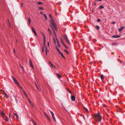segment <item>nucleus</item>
<instances>
[{
	"mask_svg": "<svg viewBox=\"0 0 125 125\" xmlns=\"http://www.w3.org/2000/svg\"><path fill=\"white\" fill-rule=\"evenodd\" d=\"M23 93L24 94H26V92L24 90L22 89V91Z\"/></svg>",
	"mask_w": 125,
	"mask_h": 125,
	"instance_id": "obj_34",
	"label": "nucleus"
},
{
	"mask_svg": "<svg viewBox=\"0 0 125 125\" xmlns=\"http://www.w3.org/2000/svg\"><path fill=\"white\" fill-rule=\"evenodd\" d=\"M56 75L59 78H61L62 77L61 75L58 73H57Z\"/></svg>",
	"mask_w": 125,
	"mask_h": 125,
	"instance_id": "obj_14",
	"label": "nucleus"
},
{
	"mask_svg": "<svg viewBox=\"0 0 125 125\" xmlns=\"http://www.w3.org/2000/svg\"><path fill=\"white\" fill-rule=\"evenodd\" d=\"M38 4H42L43 3L41 2H38Z\"/></svg>",
	"mask_w": 125,
	"mask_h": 125,
	"instance_id": "obj_41",
	"label": "nucleus"
},
{
	"mask_svg": "<svg viewBox=\"0 0 125 125\" xmlns=\"http://www.w3.org/2000/svg\"><path fill=\"white\" fill-rule=\"evenodd\" d=\"M104 76L103 74H102L101 76V79L103 80L104 79Z\"/></svg>",
	"mask_w": 125,
	"mask_h": 125,
	"instance_id": "obj_19",
	"label": "nucleus"
},
{
	"mask_svg": "<svg viewBox=\"0 0 125 125\" xmlns=\"http://www.w3.org/2000/svg\"><path fill=\"white\" fill-rule=\"evenodd\" d=\"M95 28L97 30H98L100 28V27L99 26H98V25L95 26Z\"/></svg>",
	"mask_w": 125,
	"mask_h": 125,
	"instance_id": "obj_16",
	"label": "nucleus"
},
{
	"mask_svg": "<svg viewBox=\"0 0 125 125\" xmlns=\"http://www.w3.org/2000/svg\"><path fill=\"white\" fill-rule=\"evenodd\" d=\"M44 50V49L43 48H42V51H43Z\"/></svg>",
	"mask_w": 125,
	"mask_h": 125,
	"instance_id": "obj_58",
	"label": "nucleus"
},
{
	"mask_svg": "<svg viewBox=\"0 0 125 125\" xmlns=\"http://www.w3.org/2000/svg\"><path fill=\"white\" fill-rule=\"evenodd\" d=\"M44 115L45 117L47 119H48L50 121V119L49 116L45 112L44 113Z\"/></svg>",
	"mask_w": 125,
	"mask_h": 125,
	"instance_id": "obj_7",
	"label": "nucleus"
},
{
	"mask_svg": "<svg viewBox=\"0 0 125 125\" xmlns=\"http://www.w3.org/2000/svg\"><path fill=\"white\" fill-rule=\"evenodd\" d=\"M28 25H30V23L31 22V20L30 18L29 17L28 18Z\"/></svg>",
	"mask_w": 125,
	"mask_h": 125,
	"instance_id": "obj_15",
	"label": "nucleus"
},
{
	"mask_svg": "<svg viewBox=\"0 0 125 125\" xmlns=\"http://www.w3.org/2000/svg\"><path fill=\"white\" fill-rule=\"evenodd\" d=\"M49 16L51 20V22L52 25H51V26L53 31L54 35L56 37V33L54 30V29H55L56 30V31L57 30V28L56 25V24L55 22L54 21L51 15L50 14Z\"/></svg>",
	"mask_w": 125,
	"mask_h": 125,
	"instance_id": "obj_1",
	"label": "nucleus"
},
{
	"mask_svg": "<svg viewBox=\"0 0 125 125\" xmlns=\"http://www.w3.org/2000/svg\"><path fill=\"white\" fill-rule=\"evenodd\" d=\"M21 5H22V7L23 5V4L22 3H21Z\"/></svg>",
	"mask_w": 125,
	"mask_h": 125,
	"instance_id": "obj_61",
	"label": "nucleus"
},
{
	"mask_svg": "<svg viewBox=\"0 0 125 125\" xmlns=\"http://www.w3.org/2000/svg\"><path fill=\"white\" fill-rule=\"evenodd\" d=\"M99 0V1H101L102 0Z\"/></svg>",
	"mask_w": 125,
	"mask_h": 125,
	"instance_id": "obj_60",
	"label": "nucleus"
},
{
	"mask_svg": "<svg viewBox=\"0 0 125 125\" xmlns=\"http://www.w3.org/2000/svg\"><path fill=\"white\" fill-rule=\"evenodd\" d=\"M0 114L2 115V117L3 118L6 116V115L5 113L2 111H0Z\"/></svg>",
	"mask_w": 125,
	"mask_h": 125,
	"instance_id": "obj_5",
	"label": "nucleus"
},
{
	"mask_svg": "<svg viewBox=\"0 0 125 125\" xmlns=\"http://www.w3.org/2000/svg\"><path fill=\"white\" fill-rule=\"evenodd\" d=\"M71 98L72 100L73 101H75V97L73 95H71Z\"/></svg>",
	"mask_w": 125,
	"mask_h": 125,
	"instance_id": "obj_9",
	"label": "nucleus"
},
{
	"mask_svg": "<svg viewBox=\"0 0 125 125\" xmlns=\"http://www.w3.org/2000/svg\"><path fill=\"white\" fill-rule=\"evenodd\" d=\"M64 109H65V111L67 112V111L66 110V109L64 108Z\"/></svg>",
	"mask_w": 125,
	"mask_h": 125,
	"instance_id": "obj_62",
	"label": "nucleus"
},
{
	"mask_svg": "<svg viewBox=\"0 0 125 125\" xmlns=\"http://www.w3.org/2000/svg\"><path fill=\"white\" fill-rule=\"evenodd\" d=\"M5 121L6 122H8L9 121L8 118L7 116H6V119Z\"/></svg>",
	"mask_w": 125,
	"mask_h": 125,
	"instance_id": "obj_28",
	"label": "nucleus"
},
{
	"mask_svg": "<svg viewBox=\"0 0 125 125\" xmlns=\"http://www.w3.org/2000/svg\"><path fill=\"white\" fill-rule=\"evenodd\" d=\"M96 3H94V5H96Z\"/></svg>",
	"mask_w": 125,
	"mask_h": 125,
	"instance_id": "obj_57",
	"label": "nucleus"
},
{
	"mask_svg": "<svg viewBox=\"0 0 125 125\" xmlns=\"http://www.w3.org/2000/svg\"><path fill=\"white\" fill-rule=\"evenodd\" d=\"M61 42L62 43V45H64V42H63V40H62V39L61 38Z\"/></svg>",
	"mask_w": 125,
	"mask_h": 125,
	"instance_id": "obj_33",
	"label": "nucleus"
},
{
	"mask_svg": "<svg viewBox=\"0 0 125 125\" xmlns=\"http://www.w3.org/2000/svg\"><path fill=\"white\" fill-rule=\"evenodd\" d=\"M45 50L46 52V55H47V52H49V50L47 49V46H46L45 47Z\"/></svg>",
	"mask_w": 125,
	"mask_h": 125,
	"instance_id": "obj_12",
	"label": "nucleus"
},
{
	"mask_svg": "<svg viewBox=\"0 0 125 125\" xmlns=\"http://www.w3.org/2000/svg\"><path fill=\"white\" fill-rule=\"evenodd\" d=\"M42 35H43V39H44V41H45V36L44 35V34L43 33H42Z\"/></svg>",
	"mask_w": 125,
	"mask_h": 125,
	"instance_id": "obj_31",
	"label": "nucleus"
},
{
	"mask_svg": "<svg viewBox=\"0 0 125 125\" xmlns=\"http://www.w3.org/2000/svg\"><path fill=\"white\" fill-rule=\"evenodd\" d=\"M43 14L44 17L46 19V20H47V16L45 14Z\"/></svg>",
	"mask_w": 125,
	"mask_h": 125,
	"instance_id": "obj_25",
	"label": "nucleus"
},
{
	"mask_svg": "<svg viewBox=\"0 0 125 125\" xmlns=\"http://www.w3.org/2000/svg\"><path fill=\"white\" fill-rule=\"evenodd\" d=\"M15 49H14V52L15 53Z\"/></svg>",
	"mask_w": 125,
	"mask_h": 125,
	"instance_id": "obj_59",
	"label": "nucleus"
},
{
	"mask_svg": "<svg viewBox=\"0 0 125 125\" xmlns=\"http://www.w3.org/2000/svg\"><path fill=\"white\" fill-rule=\"evenodd\" d=\"M50 113H51L52 116H53L54 115V113H53V112H52V111H51L50 110Z\"/></svg>",
	"mask_w": 125,
	"mask_h": 125,
	"instance_id": "obj_29",
	"label": "nucleus"
},
{
	"mask_svg": "<svg viewBox=\"0 0 125 125\" xmlns=\"http://www.w3.org/2000/svg\"><path fill=\"white\" fill-rule=\"evenodd\" d=\"M120 37V36L119 35H114L112 36V37L114 38H119Z\"/></svg>",
	"mask_w": 125,
	"mask_h": 125,
	"instance_id": "obj_10",
	"label": "nucleus"
},
{
	"mask_svg": "<svg viewBox=\"0 0 125 125\" xmlns=\"http://www.w3.org/2000/svg\"><path fill=\"white\" fill-rule=\"evenodd\" d=\"M15 100L16 101V103H17L18 101V100H17V99L16 98H15Z\"/></svg>",
	"mask_w": 125,
	"mask_h": 125,
	"instance_id": "obj_39",
	"label": "nucleus"
},
{
	"mask_svg": "<svg viewBox=\"0 0 125 125\" xmlns=\"http://www.w3.org/2000/svg\"><path fill=\"white\" fill-rule=\"evenodd\" d=\"M47 43H48V46H49V42H48Z\"/></svg>",
	"mask_w": 125,
	"mask_h": 125,
	"instance_id": "obj_55",
	"label": "nucleus"
},
{
	"mask_svg": "<svg viewBox=\"0 0 125 125\" xmlns=\"http://www.w3.org/2000/svg\"><path fill=\"white\" fill-rule=\"evenodd\" d=\"M48 31H49L50 33V34H51L52 33V32H51V31L50 30V29L49 28H48Z\"/></svg>",
	"mask_w": 125,
	"mask_h": 125,
	"instance_id": "obj_36",
	"label": "nucleus"
},
{
	"mask_svg": "<svg viewBox=\"0 0 125 125\" xmlns=\"http://www.w3.org/2000/svg\"><path fill=\"white\" fill-rule=\"evenodd\" d=\"M115 21H113L112 22V23L113 24H115Z\"/></svg>",
	"mask_w": 125,
	"mask_h": 125,
	"instance_id": "obj_50",
	"label": "nucleus"
},
{
	"mask_svg": "<svg viewBox=\"0 0 125 125\" xmlns=\"http://www.w3.org/2000/svg\"><path fill=\"white\" fill-rule=\"evenodd\" d=\"M63 37L68 44L69 45H71V44L69 40L66 35L65 34L63 35Z\"/></svg>",
	"mask_w": 125,
	"mask_h": 125,
	"instance_id": "obj_3",
	"label": "nucleus"
},
{
	"mask_svg": "<svg viewBox=\"0 0 125 125\" xmlns=\"http://www.w3.org/2000/svg\"><path fill=\"white\" fill-rule=\"evenodd\" d=\"M52 117H53V120H54V121H56V119H55V117H54V116H52Z\"/></svg>",
	"mask_w": 125,
	"mask_h": 125,
	"instance_id": "obj_37",
	"label": "nucleus"
},
{
	"mask_svg": "<svg viewBox=\"0 0 125 125\" xmlns=\"http://www.w3.org/2000/svg\"><path fill=\"white\" fill-rule=\"evenodd\" d=\"M83 108H84V109L87 112H88V113L89 112V111H88V110L87 109L86 107H84Z\"/></svg>",
	"mask_w": 125,
	"mask_h": 125,
	"instance_id": "obj_30",
	"label": "nucleus"
},
{
	"mask_svg": "<svg viewBox=\"0 0 125 125\" xmlns=\"http://www.w3.org/2000/svg\"><path fill=\"white\" fill-rule=\"evenodd\" d=\"M112 44L113 45H116L117 44L116 43H112Z\"/></svg>",
	"mask_w": 125,
	"mask_h": 125,
	"instance_id": "obj_45",
	"label": "nucleus"
},
{
	"mask_svg": "<svg viewBox=\"0 0 125 125\" xmlns=\"http://www.w3.org/2000/svg\"><path fill=\"white\" fill-rule=\"evenodd\" d=\"M35 85L37 89L38 90H39V88L38 86L37 85L36 83L35 82Z\"/></svg>",
	"mask_w": 125,
	"mask_h": 125,
	"instance_id": "obj_26",
	"label": "nucleus"
},
{
	"mask_svg": "<svg viewBox=\"0 0 125 125\" xmlns=\"http://www.w3.org/2000/svg\"><path fill=\"white\" fill-rule=\"evenodd\" d=\"M56 48L58 52L59 53H60V50L58 48V47H57V46H56Z\"/></svg>",
	"mask_w": 125,
	"mask_h": 125,
	"instance_id": "obj_18",
	"label": "nucleus"
},
{
	"mask_svg": "<svg viewBox=\"0 0 125 125\" xmlns=\"http://www.w3.org/2000/svg\"><path fill=\"white\" fill-rule=\"evenodd\" d=\"M56 40L57 41V45H58V46L59 47H61V46H60V44L59 43V41H58V40L56 38Z\"/></svg>",
	"mask_w": 125,
	"mask_h": 125,
	"instance_id": "obj_8",
	"label": "nucleus"
},
{
	"mask_svg": "<svg viewBox=\"0 0 125 125\" xmlns=\"http://www.w3.org/2000/svg\"><path fill=\"white\" fill-rule=\"evenodd\" d=\"M14 114L16 116L17 119H18L19 117V116L18 114L16 113H14Z\"/></svg>",
	"mask_w": 125,
	"mask_h": 125,
	"instance_id": "obj_23",
	"label": "nucleus"
},
{
	"mask_svg": "<svg viewBox=\"0 0 125 125\" xmlns=\"http://www.w3.org/2000/svg\"><path fill=\"white\" fill-rule=\"evenodd\" d=\"M25 96L28 99V96H27V95L26 94H25Z\"/></svg>",
	"mask_w": 125,
	"mask_h": 125,
	"instance_id": "obj_49",
	"label": "nucleus"
},
{
	"mask_svg": "<svg viewBox=\"0 0 125 125\" xmlns=\"http://www.w3.org/2000/svg\"><path fill=\"white\" fill-rule=\"evenodd\" d=\"M63 45L66 49H68V47L66 46L65 45V44H64V45Z\"/></svg>",
	"mask_w": 125,
	"mask_h": 125,
	"instance_id": "obj_35",
	"label": "nucleus"
},
{
	"mask_svg": "<svg viewBox=\"0 0 125 125\" xmlns=\"http://www.w3.org/2000/svg\"><path fill=\"white\" fill-rule=\"evenodd\" d=\"M101 21V20L100 19H98L97 20V21L98 22H99Z\"/></svg>",
	"mask_w": 125,
	"mask_h": 125,
	"instance_id": "obj_40",
	"label": "nucleus"
},
{
	"mask_svg": "<svg viewBox=\"0 0 125 125\" xmlns=\"http://www.w3.org/2000/svg\"><path fill=\"white\" fill-rule=\"evenodd\" d=\"M53 41H54V43L55 44L56 43V41L54 38H53Z\"/></svg>",
	"mask_w": 125,
	"mask_h": 125,
	"instance_id": "obj_43",
	"label": "nucleus"
},
{
	"mask_svg": "<svg viewBox=\"0 0 125 125\" xmlns=\"http://www.w3.org/2000/svg\"><path fill=\"white\" fill-rule=\"evenodd\" d=\"M64 51H65V52H66V53L67 54H69V51H67V50H64Z\"/></svg>",
	"mask_w": 125,
	"mask_h": 125,
	"instance_id": "obj_24",
	"label": "nucleus"
},
{
	"mask_svg": "<svg viewBox=\"0 0 125 125\" xmlns=\"http://www.w3.org/2000/svg\"><path fill=\"white\" fill-rule=\"evenodd\" d=\"M18 86L21 89V90H22V89H23V88L22 87H21L20 85H19H19H18Z\"/></svg>",
	"mask_w": 125,
	"mask_h": 125,
	"instance_id": "obj_44",
	"label": "nucleus"
},
{
	"mask_svg": "<svg viewBox=\"0 0 125 125\" xmlns=\"http://www.w3.org/2000/svg\"><path fill=\"white\" fill-rule=\"evenodd\" d=\"M3 93L4 94V95H5V97H8V96L7 95V94H6V93L4 92H3Z\"/></svg>",
	"mask_w": 125,
	"mask_h": 125,
	"instance_id": "obj_20",
	"label": "nucleus"
},
{
	"mask_svg": "<svg viewBox=\"0 0 125 125\" xmlns=\"http://www.w3.org/2000/svg\"><path fill=\"white\" fill-rule=\"evenodd\" d=\"M51 66V67H52L53 68V67H54L55 68V66L53 65V64H52V65Z\"/></svg>",
	"mask_w": 125,
	"mask_h": 125,
	"instance_id": "obj_46",
	"label": "nucleus"
},
{
	"mask_svg": "<svg viewBox=\"0 0 125 125\" xmlns=\"http://www.w3.org/2000/svg\"><path fill=\"white\" fill-rule=\"evenodd\" d=\"M8 25L10 27V21L8 19Z\"/></svg>",
	"mask_w": 125,
	"mask_h": 125,
	"instance_id": "obj_27",
	"label": "nucleus"
},
{
	"mask_svg": "<svg viewBox=\"0 0 125 125\" xmlns=\"http://www.w3.org/2000/svg\"><path fill=\"white\" fill-rule=\"evenodd\" d=\"M28 102H29L30 104H31L32 103V102H31V101L29 98H28Z\"/></svg>",
	"mask_w": 125,
	"mask_h": 125,
	"instance_id": "obj_22",
	"label": "nucleus"
},
{
	"mask_svg": "<svg viewBox=\"0 0 125 125\" xmlns=\"http://www.w3.org/2000/svg\"><path fill=\"white\" fill-rule=\"evenodd\" d=\"M33 122V124L34 125H37L35 123V122L34 121H32Z\"/></svg>",
	"mask_w": 125,
	"mask_h": 125,
	"instance_id": "obj_47",
	"label": "nucleus"
},
{
	"mask_svg": "<svg viewBox=\"0 0 125 125\" xmlns=\"http://www.w3.org/2000/svg\"><path fill=\"white\" fill-rule=\"evenodd\" d=\"M48 64L50 66H51L52 65V63L50 62L49 61L48 62Z\"/></svg>",
	"mask_w": 125,
	"mask_h": 125,
	"instance_id": "obj_32",
	"label": "nucleus"
},
{
	"mask_svg": "<svg viewBox=\"0 0 125 125\" xmlns=\"http://www.w3.org/2000/svg\"><path fill=\"white\" fill-rule=\"evenodd\" d=\"M68 91L70 93H71V91H70L68 89Z\"/></svg>",
	"mask_w": 125,
	"mask_h": 125,
	"instance_id": "obj_53",
	"label": "nucleus"
},
{
	"mask_svg": "<svg viewBox=\"0 0 125 125\" xmlns=\"http://www.w3.org/2000/svg\"><path fill=\"white\" fill-rule=\"evenodd\" d=\"M39 9L41 10H43L44 9L42 7H39Z\"/></svg>",
	"mask_w": 125,
	"mask_h": 125,
	"instance_id": "obj_38",
	"label": "nucleus"
},
{
	"mask_svg": "<svg viewBox=\"0 0 125 125\" xmlns=\"http://www.w3.org/2000/svg\"><path fill=\"white\" fill-rule=\"evenodd\" d=\"M9 117L10 118L11 116V113H10L9 114Z\"/></svg>",
	"mask_w": 125,
	"mask_h": 125,
	"instance_id": "obj_51",
	"label": "nucleus"
},
{
	"mask_svg": "<svg viewBox=\"0 0 125 125\" xmlns=\"http://www.w3.org/2000/svg\"><path fill=\"white\" fill-rule=\"evenodd\" d=\"M45 41H44L43 42V45L45 46Z\"/></svg>",
	"mask_w": 125,
	"mask_h": 125,
	"instance_id": "obj_52",
	"label": "nucleus"
},
{
	"mask_svg": "<svg viewBox=\"0 0 125 125\" xmlns=\"http://www.w3.org/2000/svg\"><path fill=\"white\" fill-rule=\"evenodd\" d=\"M95 117V120L96 121H101V116L100 115L99 112L98 114L94 115Z\"/></svg>",
	"mask_w": 125,
	"mask_h": 125,
	"instance_id": "obj_2",
	"label": "nucleus"
},
{
	"mask_svg": "<svg viewBox=\"0 0 125 125\" xmlns=\"http://www.w3.org/2000/svg\"><path fill=\"white\" fill-rule=\"evenodd\" d=\"M31 105V106L32 107H33L34 106L32 104V103H31V104H30Z\"/></svg>",
	"mask_w": 125,
	"mask_h": 125,
	"instance_id": "obj_48",
	"label": "nucleus"
},
{
	"mask_svg": "<svg viewBox=\"0 0 125 125\" xmlns=\"http://www.w3.org/2000/svg\"><path fill=\"white\" fill-rule=\"evenodd\" d=\"M120 63H122V61H120Z\"/></svg>",
	"mask_w": 125,
	"mask_h": 125,
	"instance_id": "obj_63",
	"label": "nucleus"
},
{
	"mask_svg": "<svg viewBox=\"0 0 125 125\" xmlns=\"http://www.w3.org/2000/svg\"><path fill=\"white\" fill-rule=\"evenodd\" d=\"M124 27H122L121 28H118V30H119V32L121 31H122L123 29H124Z\"/></svg>",
	"mask_w": 125,
	"mask_h": 125,
	"instance_id": "obj_13",
	"label": "nucleus"
},
{
	"mask_svg": "<svg viewBox=\"0 0 125 125\" xmlns=\"http://www.w3.org/2000/svg\"><path fill=\"white\" fill-rule=\"evenodd\" d=\"M40 92H41V91H42V90H40L39 89V90H38Z\"/></svg>",
	"mask_w": 125,
	"mask_h": 125,
	"instance_id": "obj_56",
	"label": "nucleus"
},
{
	"mask_svg": "<svg viewBox=\"0 0 125 125\" xmlns=\"http://www.w3.org/2000/svg\"><path fill=\"white\" fill-rule=\"evenodd\" d=\"M12 78L13 79V81H14L15 83L18 84V85H19V83H18V82H17V81L16 79L13 76H12Z\"/></svg>",
	"mask_w": 125,
	"mask_h": 125,
	"instance_id": "obj_4",
	"label": "nucleus"
},
{
	"mask_svg": "<svg viewBox=\"0 0 125 125\" xmlns=\"http://www.w3.org/2000/svg\"><path fill=\"white\" fill-rule=\"evenodd\" d=\"M40 13L41 14H43V12H42V11H41L40 12Z\"/></svg>",
	"mask_w": 125,
	"mask_h": 125,
	"instance_id": "obj_54",
	"label": "nucleus"
},
{
	"mask_svg": "<svg viewBox=\"0 0 125 125\" xmlns=\"http://www.w3.org/2000/svg\"><path fill=\"white\" fill-rule=\"evenodd\" d=\"M105 105H103V106H104V107H105Z\"/></svg>",
	"mask_w": 125,
	"mask_h": 125,
	"instance_id": "obj_64",
	"label": "nucleus"
},
{
	"mask_svg": "<svg viewBox=\"0 0 125 125\" xmlns=\"http://www.w3.org/2000/svg\"><path fill=\"white\" fill-rule=\"evenodd\" d=\"M61 56L64 59L65 58V57H64V55H63L62 53H61V52H60V53H59Z\"/></svg>",
	"mask_w": 125,
	"mask_h": 125,
	"instance_id": "obj_17",
	"label": "nucleus"
},
{
	"mask_svg": "<svg viewBox=\"0 0 125 125\" xmlns=\"http://www.w3.org/2000/svg\"><path fill=\"white\" fill-rule=\"evenodd\" d=\"M29 62H30V65L31 66L32 68H33V65L31 60L30 59L29 60Z\"/></svg>",
	"mask_w": 125,
	"mask_h": 125,
	"instance_id": "obj_11",
	"label": "nucleus"
},
{
	"mask_svg": "<svg viewBox=\"0 0 125 125\" xmlns=\"http://www.w3.org/2000/svg\"><path fill=\"white\" fill-rule=\"evenodd\" d=\"M104 8V6H99V9H103Z\"/></svg>",
	"mask_w": 125,
	"mask_h": 125,
	"instance_id": "obj_21",
	"label": "nucleus"
},
{
	"mask_svg": "<svg viewBox=\"0 0 125 125\" xmlns=\"http://www.w3.org/2000/svg\"><path fill=\"white\" fill-rule=\"evenodd\" d=\"M31 29H32V32L34 33L35 36H36L37 35L36 32L33 27H31Z\"/></svg>",
	"mask_w": 125,
	"mask_h": 125,
	"instance_id": "obj_6",
	"label": "nucleus"
},
{
	"mask_svg": "<svg viewBox=\"0 0 125 125\" xmlns=\"http://www.w3.org/2000/svg\"><path fill=\"white\" fill-rule=\"evenodd\" d=\"M20 64V66H21V68H22V70H24V69L23 67L22 66H21V64Z\"/></svg>",
	"mask_w": 125,
	"mask_h": 125,
	"instance_id": "obj_42",
	"label": "nucleus"
}]
</instances>
